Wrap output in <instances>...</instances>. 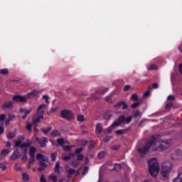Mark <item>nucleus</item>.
Here are the masks:
<instances>
[{
  "label": "nucleus",
  "mask_w": 182,
  "mask_h": 182,
  "mask_svg": "<svg viewBox=\"0 0 182 182\" xmlns=\"http://www.w3.org/2000/svg\"><path fill=\"white\" fill-rule=\"evenodd\" d=\"M50 136H51V137H57L58 136H60V132L59 130H57V129H53L50 132Z\"/></svg>",
  "instance_id": "nucleus-16"
},
{
  "label": "nucleus",
  "mask_w": 182,
  "mask_h": 182,
  "mask_svg": "<svg viewBox=\"0 0 182 182\" xmlns=\"http://www.w3.org/2000/svg\"><path fill=\"white\" fill-rule=\"evenodd\" d=\"M26 129L28 132H31L32 131V124L31 123H27L26 124Z\"/></svg>",
  "instance_id": "nucleus-40"
},
{
  "label": "nucleus",
  "mask_w": 182,
  "mask_h": 182,
  "mask_svg": "<svg viewBox=\"0 0 182 182\" xmlns=\"http://www.w3.org/2000/svg\"><path fill=\"white\" fill-rule=\"evenodd\" d=\"M129 130H130V127L127 129H118L114 132V134H117V136H122L123 134H126Z\"/></svg>",
  "instance_id": "nucleus-12"
},
{
  "label": "nucleus",
  "mask_w": 182,
  "mask_h": 182,
  "mask_svg": "<svg viewBox=\"0 0 182 182\" xmlns=\"http://www.w3.org/2000/svg\"><path fill=\"white\" fill-rule=\"evenodd\" d=\"M19 151L18 149L15 150L12 155L11 156V160H16L19 157Z\"/></svg>",
  "instance_id": "nucleus-17"
},
{
  "label": "nucleus",
  "mask_w": 182,
  "mask_h": 182,
  "mask_svg": "<svg viewBox=\"0 0 182 182\" xmlns=\"http://www.w3.org/2000/svg\"><path fill=\"white\" fill-rule=\"evenodd\" d=\"M16 136V132H9L7 134V139H14V137Z\"/></svg>",
  "instance_id": "nucleus-21"
},
{
  "label": "nucleus",
  "mask_w": 182,
  "mask_h": 182,
  "mask_svg": "<svg viewBox=\"0 0 182 182\" xmlns=\"http://www.w3.org/2000/svg\"><path fill=\"white\" fill-rule=\"evenodd\" d=\"M148 168L151 177H157V174H159V171H160V164L157 162V159H151L148 161Z\"/></svg>",
  "instance_id": "nucleus-3"
},
{
  "label": "nucleus",
  "mask_w": 182,
  "mask_h": 182,
  "mask_svg": "<svg viewBox=\"0 0 182 182\" xmlns=\"http://www.w3.org/2000/svg\"><path fill=\"white\" fill-rule=\"evenodd\" d=\"M56 141L59 146H63L65 144V139L63 138L57 139Z\"/></svg>",
  "instance_id": "nucleus-27"
},
{
  "label": "nucleus",
  "mask_w": 182,
  "mask_h": 182,
  "mask_svg": "<svg viewBox=\"0 0 182 182\" xmlns=\"http://www.w3.org/2000/svg\"><path fill=\"white\" fill-rule=\"evenodd\" d=\"M36 160H40L38 164L41 167H43V168H46L48 167V164H46L49 163V158H48V156L42 154H37Z\"/></svg>",
  "instance_id": "nucleus-7"
},
{
  "label": "nucleus",
  "mask_w": 182,
  "mask_h": 182,
  "mask_svg": "<svg viewBox=\"0 0 182 182\" xmlns=\"http://www.w3.org/2000/svg\"><path fill=\"white\" fill-rule=\"evenodd\" d=\"M173 168V164L171 162H168L162 165L161 174L164 178H168L170 173H171V170Z\"/></svg>",
  "instance_id": "nucleus-6"
},
{
  "label": "nucleus",
  "mask_w": 182,
  "mask_h": 182,
  "mask_svg": "<svg viewBox=\"0 0 182 182\" xmlns=\"http://www.w3.org/2000/svg\"><path fill=\"white\" fill-rule=\"evenodd\" d=\"M8 116H9V119H10V120L15 119V114H9Z\"/></svg>",
  "instance_id": "nucleus-56"
},
{
  "label": "nucleus",
  "mask_w": 182,
  "mask_h": 182,
  "mask_svg": "<svg viewBox=\"0 0 182 182\" xmlns=\"http://www.w3.org/2000/svg\"><path fill=\"white\" fill-rule=\"evenodd\" d=\"M119 149H120V145H114L112 146V150H114L115 151H117V150Z\"/></svg>",
  "instance_id": "nucleus-48"
},
{
  "label": "nucleus",
  "mask_w": 182,
  "mask_h": 182,
  "mask_svg": "<svg viewBox=\"0 0 182 182\" xmlns=\"http://www.w3.org/2000/svg\"><path fill=\"white\" fill-rule=\"evenodd\" d=\"M106 102H112V95H108L106 97Z\"/></svg>",
  "instance_id": "nucleus-58"
},
{
  "label": "nucleus",
  "mask_w": 182,
  "mask_h": 182,
  "mask_svg": "<svg viewBox=\"0 0 182 182\" xmlns=\"http://www.w3.org/2000/svg\"><path fill=\"white\" fill-rule=\"evenodd\" d=\"M21 144H22V141H16L15 147H21Z\"/></svg>",
  "instance_id": "nucleus-53"
},
{
  "label": "nucleus",
  "mask_w": 182,
  "mask_h": 182,
  "mask_svg": "<svg viewBox=\"0 0 182 182\" xmlns=\"http://www.w3.org/2000/svg\"><path fill=\"white\" fill-rule=\"evenodd\" d=\"M63 150H65V151H70V146H64Z\"/></svg>",
  "instance_id": "nucleus-63"
},
{
  "label": "nucleus",
  "mask_w": 182,
  "mask_h": 182,
  "mask_svg": "<svg viewBox=\"0 0 182 182\" xmlns=\"http://www.w3.org/2000/svg\"><path fill=\"white\" fill-rule=\"evenodd\" d=\"M60 116L62 119L65 120H73V113H72V111L63 109L60 112Z\"/></svg>",
  "instance_id": "nucleus-8"
},
{
  "label": "nucleus",
  "mask_w": 182,
  "mask_h": 182,
  "mask_svg": "<svg viewBox=\"0 0 182 182\" xmlns=\"http://www.w3.org/2000/svg\"><path fill=\"white\" fill-rule=\"evenodd\" d=\"M127 109H129V105L126 104V102H124V101L123 104H122V110H126Z\"/></svg>",
  "instance_id": "nucleus-39"
},
{
  "label": "nucleus",
  "mask_w": 182,
  "mask_h": 182,
  "mask_svg": "<svg viewBox=\"0 0 182 182\" xmlns=\"http://www.w3.org/2000/svg\"><path fill=\"white\" fill-rule=\"evenodd\" d=\"M123 102L124 101H119L118 102H117L114 105V107H115L116 109H120V107H122V105H123Z\"/></svg>",
  "instance_id": "nucleus-28"
},
{
  "label": "nucleus",
  "mask_w": 182,
  "mask_h": 182,
  "mask_svg": "<svg viewBox=\"0 0 182 182\" xmlns=\"http://www.w3.org/2000/svg\"><path fill=\"white\" fill-rule=\"evenodd\" d=\"M173 182H182V173H179L178 176L173 180Z\"/></svg>",
  "instance_id": "nucleus-23"
},
{
  "label": "nucleus",
  "mask_w": 182,
  "mask_h": 182,
  "mask_svg": "<svg viewBox=\"0 0 182 182\" xmlns=\"http://www.w3.org/2000/svg\"><path fill=\"white\" fill-rule=\"evenodd\" d=\"M85 159V156L83 154H78L77 155V160L79 161H83Z\"/></svg>",
  "instance_id": "nucleus-32"
},
{
  "label": "nucleus",
  "mask_w": 182,
  "mask_h": 182,
  "mask_svg": "<svg viewBox=\"0 0 182 182\" xmlns=\"http://www.w3.org/2000/svg\"><path fill=\"white\" fill-rule=\"evenodd\" d=\"M12 107H14V103L12 101L5 102L1 106V109H3V110H5V109H12Z\"/></svg>",
  "instance_id": "nucleus-11"
},
{
  "label": "nucleus",
  "mask_w": 182,
  "mask_h": 182,
  "mask_svg": "<svg viewBox=\"0 0 182 182\" xmlns=\"http://www.w3.org/2000/svg\"><path fill=\"white\" fill-rule=\"evenodd\" d=\"M167 99H168V100H171V101H173V100H175V97L173 96V95H169V96H168V97H167Z\"/></svg>",
  "instance_id": "nucleus-61"
},
{
  "label": "nucleus",
  "mask_w": 182,
  "mask_h": 182,
  "mask_svg": "<svg viewBox=\"0 0 182 182\" xmlns=\"http://www.w3.org/2000/svg\"><path fill=\"white\" fill-rule=\"evenodd\" d=\"M21 160H22L23 161H28V155L24 154V155L23 156V157L21 158Z\"/></svg>",
  "instance_id": "nucleus-54"
},
{
  "label": "nucleus",
  "mask_w": 182,
  "mask_h": 182,
  "mask_svg": "<svg viewBox=\"0 0 182 182\" xmlns=\"http://www.w3.org/2000/svg\"><path fill=\"white\" fill-rule=\"evenodd\" d=\"M46 108V105L45 104L39 105L37 109V113L33 117V124H36V123H41V120H43V113H45Z\"/></svg>",
  "instance_id": "nucleus-4"
},
{
  "label": "nucleus",
  "mask_w": 182,
  "mask_h": 182,
  "mask_svg": "<svg viewBox=\"0 0 182 182\" xmlns=\"http://www.w3.org/2000/svg\"><path fill=\"white\" fill-rule=\"evenodd\" d=\"M22 178L23 181H29V174H28V173H22Z\"/></svg>",
  "instance_id": "nucleus-24"
},
{
  "label": "nucleus",
  "mask_w": 182,
  "mask_h": 182,
  "mask_svg": "<svg viewBox=\"0 0 182 182\" xmlns=\"http://www.w3.org/2000/svg\"><path fill=\"white\" fill-rule=\"evenodd\" d=\"M50 130H52V127H48L46 129L43 128L41 129V132L44 133V134H48Z\"/></svg>",
  "instance_id": "nucleus-26"
},
{
  "label": "nucleus",
  "mask_w": 182,
  "mask_h": 182,
  "mask_svg": "<svg viewBox=\"0 0 182 182\" xmlns=\"http://www.w3.org/2000/svg\"><path fill=\"white\" fill-rule=\"evenodd\" d=\"M112 117V114H110V112H106L104 114L103 119L104 120H110Z\"/></svg>",
  "instance_id": "nucleus-20"
},
{
  "label": "nucleus",
  "mask_w": 182,
  "mask_h": 182,
  "mask_svg": "<svg viewBox=\"0 0 182 182\" xmlns=\"http://www.w3.org/2000/svg\"><path fill=\"white\" fill-rule=\"evenodd\" d=\"M10 122H11V118H6L5 119V126H9Z\"/></svg>",
  "instance_id": "nucleus-49"
},
{
  "label": "nucleus",
  "mask_w": 182,
  "mask_h": 182,
  "mask_svg": "<svg viewBox=\"0 0 182 182\" xmlns=\"http://www.w3.org/2000/svg\"><path fill=\"white\" fill-rule=\"evenodd\" d=\"M6 119V114H0V122H4Z\"/></svg>",
  "instance_id": "nucleus-43"
},
{
  "label": "nucleus",
  "mask_w": 182,
  "mask_h": 182,
  "mask_svg": "<svg viewBox=\"0 0 182 182\" xmlns=\"http://www.w3.org/2000/svg\"><path fill=\"white\" fill-rule=\"evenodd\" d=\"M26 147H31V146H32V141L27 139L26 142Z\"/></svg>",
  "instance_id": "nucleus-45"
},
{
  "label": "nucleus",
  "mask_w": 182,
  "mask_h": 182,
  "mask_svg": "<svg viewBox=\"0 0 182 182\" xmlns=\"http://www.w3.org/2000/svg\"><path fill=\"white\" fill-rule=\"evenodd\" d=\"M178 69H179V72L181 73L182 75V64H179L178 65Z\"/></svg>",
  "instance_id": "nucleus-64"
},
{
  "label": "nucleus",
  "mask_w": 182,
  "mask_h": 182,
  "mask_svg": "<svg viewBox=\"0 0 182 182\" xmlns=\"http://www.w3.org/2000/svg\"><path fill=\"white\" fill-rule=\"evenodd\" d=\"M58 158V153L54 152L50 154L51 161H56V159Z\"/></svg>",
  "instance_id": "nucleus-25"
},
{
  "label": "nucleus",
  "mask_w": 182,
  "mask_h": 182,
  "mask_svg": "<svg viewBox=\"0 0 182 182\" xmlns=\"http://www.w3.org/2000/svg\"><path fill=\"white\" fill-rule=\"evenodd\" d=\"M68 173H69V174H75V173H76V171L75 170V169H73V168H70L69 170H68Z\"/></svg>",
  "instance_id": "nucleus-55"
},
{
  "label": "nucleus",
  "mask_w": 182,
  "mask_h": 182,
  "mask_svg": "<svg viewBox=\"0 0 182 182\" xmlns=\"http://www.w3.org/2000/svg\"><path fill=\"white\" fill-rule=\"evenodd\" d=\"M8 73H9L8 68L0 70V75H8Z\"/></svg>",
  "instance_id": "nucleus-29"
},
{
  "label": "nucleus",
  "mask_w": 182,
  "mask_h": 182,
  "mask_svg": "<svg viewBox=\"0 0 182 182\" xmlns=\"http://www.w3.org/2000/svg\"><path fill=\"white\" fill-rule=\"evenodd\" d=\"M40 181L41 182H46V178L45 177L44 175H41V176L40 178Z\"/></svg>",
  "instance_id": "nucleus-50"
},
{
  "label": "nucleus",
  "mask_w": 182,
  "mask_h": 182,
  "mask_svg": "<svg viewBox=\"0 0 182 182\" xmlns=\"http://www.w3.org/2000/svg\"><path fill=\"white\" fill-rule=\"evenodd\" d=\"M81 151H83V148L82 147L77 148L75 151V154H80Z\"/></svg>",
  "instance_id": "nucleus-42"
},
{
  "label": "nucleus",
  "mask_w": 182,
  "mask_h": 182,
  "mask_svg": "<svg viewBox=\"0 0 182 182\" xmlns=\"http://www.w3.org/2000/svg\"><path fill=\"white\" fill-rule=\"evenodd\" d=\"M132 119H133V117H132L131 116L125 118L124 115H120L118 117V119L114 121L111 124V126L107 129V133H111L113 129H116V127H119V126H122V127H124V124H129V123H131Z\"/></svg>",
  "instance_id": "nucleus-2"
},
{
  "label": "nucleus",
  "mask_w": 182,
  "mask_h": 182,
  "mask_svg": "<svg viewBox=\"0 0 182 182\" xmlns=\"http://www.w3.org/2000/svg\"><path fill=\"white\" fill-rule=\"evenodd\" d=\"M131 99L133 100V102H136V100H139V96L137 94H133L131 97Z\"/></svg>",
  "instance_id": "nucleus-34"
},
{
  "label": "nucleus",
  "mask_w": 182,
  "mask_h": 182,
  "mask_svg": "<svg viewBox=\"0 0 182 182\" xmlns=\"http://www.w3.org/2000/svg\"><path fill=\"white\" fill-rule=\"evenodd\" d=\"M38 95L39 91H38L37 90H34L27 93L26 97H27V99H31V97H35V96H38Z\"/></svg>",
  "instance_id": "nucleus-13"
},
{
  "label": "nucleus",
  "mask_w": 182,
  "mask_h": 182,
  "mask_svg": "<svg viewBox=\"0 0 182 182\" xmlns=\"http://www.w3.org/2000/svg\"><path fill=\"white\" fill-rule=\"evenodd\" d=\"M78 122H85V116L80 114L77 116Z\"/></svg>",
  "instance_id": "nucleus-38"
},
{
  "label": "nucleus",
  "mask_w": 182,
  "mask_h": 182,
  "mask_svg": "<svg viewBox=\"0 0 182 182\" xmlns=\"http://www.w3.org/2000/svg\"><path fill=\"white\" fill-rule=\"evenodd\" d=\"M139 106H140V102H137L133 103L131 105V107L132 109H136V107H139Z\"/></svg>",
  "instance_id": "nucleus-36"
},
{
  "label": "nucleus",
  "mask_w": 182,
  "mask_h": 182,
  "mask_svg": "<svg viewBox=\"0 0 182 182\" xmlns=\"http://www.w3.org/2000/svg\"><path fill=\"white\" fill-rule=\"evenodd\" d=\"M140 116V110H136L134 112V117L136 119V117H139Z\"/></svg>",
  "instance_id": "nucleus-44"
},
{
  "label": "nucleus",
  "mask_w": 182,
  "mask_h": 182,
  "mask_svg": "<svg viewBox=\"0 0 182 182\" xmlns=\"http://www.w3.org/2000/svg\"><path fill=\"white\" fill-rule=\"evenodd\" d=\"M129 89H130V85H127L124 86V87H123L124 92H127V90H129Z\"/></svg>",
  "instance_id": "nucleus-51"
},
{
  "label": "nucleus",
  "mask_w": 182,
  "mask_h": 182,
  "mask_svg": "<svg viewBox=\"0 0 182 182\" xmlns=\"http://www.w3.org/2000/svg\"><path fill=\"white\" fill-rule=\"evenodd\" d=\"M58 108H51L50 109L49 112H48V114H49V113H54V112H56Z\"/></svg>",
  "instance_id": "nucleus-57"
},
{
  "label": "nucleus",
  "mask_w": 182,
  "mask_h": 182,
  "mask_svg": "<svg viewBox=\"0 0 182 182\" xmlns=\"http://www.w3.org/2000/svg\"><path fill=\"white\" fill-rule=\"evenodd\" d=\"M34 161H35V156H30L28 163L29 164H33Z\"/></svg>",
  "instance_id": "nucleus-37"
},
{
  "label": "nucleus",
  "mask_w": 182,
  "mask_h": 182,
  "mask_svg": "<svg viewBox=\"0 0 182 182\" xmlns=\"http://www.w3.org/2000/svg\"><path fill=\"white\" fill-rule=\"evenodd\" d=\"M159 137L160 135L159 134L152 135L150 139L144 145H142L140 148H139L138 152L139 153L141 157H144L146 154H147L151 146H156V144H157Z\"/></svg>",
  "instance_id": "nucleus-1"
},
{
  "label": "nucleus",
  "mask_w": 182,
  "mask_h": 182,
  "mask_svg": "<svg viewBox=\"0 0 182 182\" xmlns=\"http://www.w3.org/2000/svg\"><path fill=\"white\" fill-rule=\"evenodd\" d=\"M114 170L119 171V170H122V165L120 164H115L114 166Z\"/></svg>",
  "instance_id": "nucleus-30"
},
{
  "label": "nucleus",
  "mask_w": 182,
  "mask_h": 182,
  "mask_svg": "<svg viewBox=\"0 0 182 182\" xmlns=\"http://www.w3.org/2000/svg\"><path fill=\"white\" fill-rule=\"evenodd\" d=\"M92 149H95V144H93V143H91V144L88 146V150H92Z\"/></svg>",
  "instance_id": "nucleus-60"
},
{
  "label": "nucleus",
  "mask_w": 182,
  "mask_h": 182,
  "mask_svg": "<svg viewBox=\"0 0 182 182\" xmlns=\"http://www.w3.org/2000/svg\"><path fill=\"white\" fill-rule=\"evenodd\" d=\"M157 65L154 64H151L149 65V70H156Z\"/></svg>",
  "instance_id": "nucleus-35"
},
{
  "label": "nucleus",
  "mask_w": 182,
  "mask_h": 182,
  "mask_svg": "<svg viewBox=\"0 0 182 182\" xmlns=\"http://www.w3.org/2000/svg\"><path fill=\"white\" fill-rule=\"evenodd\" d=\"M89 172V167L85 166L83 168V171L82 172V176H86Z\"/></svg>",
  "instance_id": "nucleus-31"
},
{
  "label": "nucleus",
  "mask_w": 182,
  "mask_h": 182,
  "mask_svg": "<svg viewBox=\"0 0 182 182\" xmlns=\"http://www.w3.org/2000/svg\"><path fill=\"white\" fill-rule=\"evenodd\" d=\"M95 130L98 134L103 133V125L100 123H97L95 127Z\"/></svg>",
  "instance_id": "nucleus-14"
},
{
  "label": "nucleus",
  "mask_w": 182,
  "mask_h": 182,
  "mask_svg": "<svg viewBox=\"0 0 182 182\" xmlns=\"http://www.w3.org/2000/svg\"><path fill=\"white\" fill-rule=\"evenodd\" d=\"M51 180L53 182H56V181H58V177L56 176H51Z\"/></svg>",
  "instance_id": "nucleus-62"
},
{
  "label": "nucleus",
  "mask_w": 182,
  "mask_h": 182,
  "mask_svg": "<svg viewBox=\"0 0 182 182\" xmlns=\"http://www.w3.org/2000/svg\"><path fill=\"white\" fill-rule=\"evenodd\" d=\"M14 169H16V171H19V170H21V166H18V164H16L14 165Z\"/></svg>",
  "instance_id": "nucleus-59"
},
{
  "label": "nucleus",
  "mask_w": 182,
  "mask_h": 182,
  "mask_svg": "<svg viewBox=\"0 0 182 182\" xmlns=\"http://www.w3.org/2000/svg\"><path fill=\"white\" fill-rule=\"evenodd\" d=\"M71 164L73 167H77V166H79V162L77 161H73Z\"/></svg>",
  "instance_id": "nucleus-46"
},
{
  "label": "nucleus",
  "mask_w": 182,
  "mask_h": 182,
  "mask_svg": "<svg viewBox=\"0 0 182 182\" xmlns=\"http://www.w3.org/2000/svg\"><path fill=\"white\" fill-rule=\"evenodd\" d=\"M180 153H181V151H180V149H176L175 154L177 156L176 159H178V157H180L181 154Z\"/></svg>",
  "instance_id": "nucleus-47"
},
{
  "label": "nucleus",
  "mask_w": 182,
  "mask_h": 182,
  "mask_svg": "<svg viewBox=\"0 0 182 182\" xmlns=\"http://www.w3.org/2000/svg\"><path fill=\"white\" fill-rule=\"evenodd\" d=\"M36 140L38 144H40L41 147H46V144L48 143V138L45 136H42L41 138H39L38 136L36 137Z\"/></svg>",
  "instance_id": "nucleus-10"
},
{
  "label": "nucleus",
  "mask_w": 182,
  "mask_h": 182,
  "mask_svg": "<svg viewBox=\"0 0 182 182\" xmlns=\"http://www.w3.org/2000/svg\"><path fill=\"white\" fill-rule=\"evenodd\" d=\"M35 153H36V148L35 146H30L28 155L30 156L35 157Z\"/></svg>",
  "instance_id": "nucleus-15"
},
{
  "label": "nucleus",
  "mask_w": 182,
  "mask_h": 182,
  "mask_svg": "<svg viewBox=\"0 0 182 182\" xmlns=\"http://www.w3.org/2000/svg\"><path fill=\"white\" fill-rule=\"evenodd\" d=\"M73 157H75V154L71 153L69 155L64 156L63 159L64 160V161H70V160H72Z\"/></svg>",
  "instance_id": "nucleus-18"
},
{
  "label": "nucleus",
  "mask_w": 182,
  "mask_h": 182,
  "mask_svg": "<svg viewBox=\"0 0 182 182\" xmlns=\"http://www.w3.org/2000/svg\"><path fill=\"white\" fill-rule=\"evenodd\" d=\"M171 144V139H162L160 141V144L157 147L153 148L152 151L154 153H157L158 151H162V150H166L168 149Z\"/></svg>",
  "instance_id": "nucleus-5"
},
{
  "label": "nucleus",
  "mask_w": 182,
  "mask_h": 182,
  "mask_svg": "<svg viewBox=\"0 0 182 182\" xmlns=\"http://www.w3.org/2000/svg\"><path fill=\"white\" fill-rule=\"evenodd\" d=\"M0 167H1V170H3V171H5V170L6 168H8V166H6V164H5V163H1L0 164Z\"/></svg>",
  "instance_id": "nucleus-33"
},
{
  "label": "nucleus",
  "mask_w": 182,
  "mask_h": 182,
  "mask_svg": "<svg viewBox=\"0 0 182 182\" xmlns=\"http://www.w3.org/2000/svg\"><path fill=\"white\" fill-rule=\"evenodd\" d=\"M59 168H60V161H57L55 163V167H54L55 173H60V171L59 170Z\"/></svg>",
  "instance_id": "nucleus-19"
},
{
  "label": "nucleus",
  "mask_w": 182,
  "mask_h": 182,
  "mask_svg": "<svg viewBox=\"0 0 182 182\" xmlns=\"http://www.w3.org/2000/svg\"><path fill=\"white\" fill-rule=\"evenodd\" d=\"M1 154H9V150L4 149L1 151Z\"/></svg>",
  "instance_id": "nucleus-52"
},
{
  "label": "nucleus",
  "mask_w": 182,
  "mask_h": 182,
  "mask_svg": "<svg viewBox=\"0 0 182 182\" xmlns=\"http://www.w3.org/2000/svg\"><path fill=\"white\" fill-rule=\"evenodd\" d=\"M171 107H173V103L172 102H168L166 105H165V108L168 109H171Z\"/></svg>",
  "instance_id": "nucleus-41"
},
{
  "label": "nucleus",
  "mask_w": 182,
  "mask_h": 182,
  "mask_svg": "<svg viewBox=\"0 0 182 182\" xmlns=\"http://www.w3.org/2000/svg\"><path fill=\"white\" fill-rule=\"evenodd\" d=\"M105 156H106V152L105 151H102L99 152L97 154V157L100 159H105Z\"/></svg>",
  "instance_id": "nucleus-22"
},
{
  "label": "nucleus",
  "mask_w": 182,
  "mask_h": 182,
  "mask_svg": "<svg viewBox=\"0 0 182 182\" xmlns=\"http://www.w3.org/2000/svg\"><path fill=\"white\" fill-rule=\"evenodd\" d=\"M13 102L18 103H26L28 100H26V97L22 95H14L12 98Z\"/></svg>",
  "instance_id": "nucleus-9"
}]
</instances>
